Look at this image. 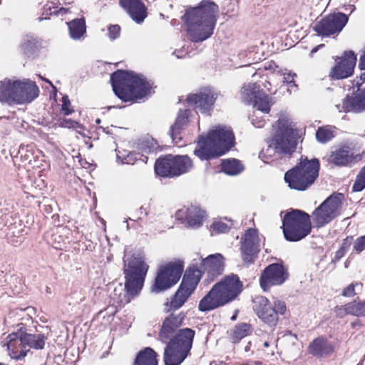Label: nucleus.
Returning <instances> with one entry per match:
<instances>
[{"label":"nucleus","mask_w":365,"mask_h":365,"mask_svg":"<svg viewBox=\"0 0 365 365\" xmlns=\"http://www.w3.org/2000/svg\"><path fill=\"white\" fill-rule=\"evenodd\" d=\"M218 14V6L210 0H202L197 6L186 9L181 19L192 42H202L212 36Z\"/></svg>","instance_id":"obj_1"},{"label":"nucleus","mask_w":365,"mask_h":365,"mask_svg":"<svg viewBox=\"0 0 365 365\" xmlns=\"http://www.w3.org/2000/svg\"><path fill=\"white\" fill-rule=\"evenodd\" d=\"M297 133L289 114L281 112L273 125V135L268 148L262 154L271 157L276 153L280 156H289L297 147Z\"/></svg>","instance_id":"obj_2"},{"label":"nucleus","mask_w":365,"mask_h":365,"mask_svg":"<svg viewBox=\"0 0 365 365\" xmlns=\"http://www.w3.org/2000/svg\"><path fill=\"white\" fill-rule=\"evenodd\" d=\"M113 90L115 95L124 101L142 99L148 96L151 86L140 75L118 70L110 76Z\"/></svg>","instance_id":"obj_3"},{"label":"nucleus","mask_w":365,"mask_h":365,"mask_svg":"<svg viewBox=\"0 0 365 365\" xmlns=\"http://www.w3.org/2000/svg\"><path fill=\"white\" fill-rule=\"evenodd\" d=\"M235 137L230 127L216 126L206 137L200 136L194 153L202 160L225 154L234 145Z\"/></svg>","instance_id":"obj_4"},{"label":"nucleus","mask_w":365,"mask_h":365,"mask_svg":"<svg viewBox=\"0 0 365 365\" xmlns=\"http://www.w3.org/2000/svg\"><path fill=\"white\" fill-rule=\"evenodd\" d=\"M242 283L237 275L225 277L215 284L200 301L198 309L208 312L233 301L242 292Z\"/></svg>","instance_id":"obj_5"},{"label":"nucleus","mask_w":365,"mask_h":365,"mask_svg":"<svg viewBox=\"0 0 365 365\" xmlns=\"http://www.w3.org/2000/svg\"><path fill=\"white\" fill-rule=\"evenodd\" d=\"M123 262L126 293L124 294L123 297L120 296L119 304L122 306L130 302V297L136 296L140 292L149 269L144 257L140 254L133 255L132 257L125 255Z\"/></svg>","instance_id":"obj_6"},{"label":"nucleus","mask_w":365,"mask_h":365,"mask_svg":"<svg viewBox=\"0 0 365 365\" xmlns=\"http://www.w3.org/2000/svg\"><path fill=\"white\" fill-rule=\"evenodd\" d=\"M195 332L190 328L180 329L167 344L163 361L165 365H180L187 358L192 346Z\"/></svg>","instance_id":"obj_7"},{"label":"nucleus","mask_w":365,"mask_h":365,"mask_svg":"<svg viewBox=\"0 0 365 365\" xmlns=\"http://www.w3.org/2000/svg\"><path fill=\"white\" fill-rule=\"evenodd\" d=\"M319 170L318 160L302 158L298 165L285 173L284 180L292 189L305 190L318 177Z\"/></svg>","instance_id":"obj_8"},{"label":"nucleus","mask_w":365,"mask_h":365,"mask_svg":"<svg viewBox=\"0 0 365 365\" xmlns=\"http://www.w3.org/2000/svg\"><path fill=\"white\" fill-rule=\"evenodd\" d=\"M282 228L287 240L291 242L301 240L311 232L310 216L299 210H293L284 215Z\"/></svg>","instance_id":"obj_9"},{"label":"nucleus","mask_w":365,"mask_h":365,"mask_svg":"<svg viewBox=\"0 0 365 365\" xmlns=\"http://www.w3.org/2000/svg\"><path fill=\"white\" fill-rule=\"evenodd\" d=\"M201 277L202 270L194 266L189 267L183 276L180 287L170 302L164 304V311L169 312L182 307L196 289Z\"/></svg>","instance_id":"obj_10"},{"label":"nucleus","mask_w":365,"mask_h":365,"mask_svg":"<svg viewBox=\"0 0 365 365\" xmlns=\"http://www.w3.org/2000/svg\"><path fill=\"white\" fill-rule=\"evenodd\" d=\"M192 165V160L187 155H168L156 160L155 170L158 175L171 178L187 173Z\"/></svg>","instance_id":"obj_11"},{"label":"nucleus","mask_w":365,"mask_h":365,"mask_svg":"<svg viewBox=\"0 0 365 365\" xmlns=\"http://www.w3.org/2000/svg\"><path fill=\"white\" fill-rule=\"evenodd\" d=\"M344 195L336 194L329 196L313 214L314 222L318 227L324 226L340 214Z\"/></svg>","instance_id":"obj_12"},{"label":"nucleus","mask_w":365,"mask_h":365,"mask_svg":"<svg viewBox=\"0 0 365 365\" xmlns=\"http://www.w3.org/2000/svg\"><path fill=\"white\" fill-rule=\"evenodd\" d=\"M182 271L183 267L180 262H170L161 266L152 286V292L158 293L175 284L179 281Z\"/></svg>","instance_id":"obj_13"},{"label":"nucleus","mask_w":365,"mask_h":365,"mask_svg":"<svg viewBox=\"0 0 365 365\" xmlns=\"http://www.w3.org/2000/svg\"><path fill=\"white\" fill-rule=\"evenodd\" d=\"M363 153L351 144L334 148L328 158V161L338 167H352L362 160Z\"/></svg>","instance_id":"obj_14"},{"label":"nucleus","mask_w":365,"mask_h":365,"mask_svg":"<svg viewBox=\"0 0 365 365\" xmlns=\"http://www.w3.org/2000/svg\"><path fill=\"white\" fill-rule=\"evenodd\" d=\"M348 21V16L343 13L328 15L319 21L313 27L319 36H330L339 34Z\"/></svg>","instance_id":"obj_15"},{"label":"nucleus","mask_w":365,"mask_h":365,"mask_svg":"<svg viewBox=\"0 0 365 365\" xmlns=\"http://www.w3.org/2000/svg\"><path fill=\"white\" fill-rule=\"evenodd\" d=\"M217 94L210 88H205L198 93L190 94L187 98L188 105L194 106L197 112L210 115L216 100Z\"/></svg>","instance_id":"obj_16"},{"label":"nucleus","mask_w":365,"mask_h":365,"mask_svg":"<svg viewBox=\"0 0 365 365\" xmlns=\"http://www.w3.org/2000/svg\"><path fill=\"white\" fill-rule=\"evenodd\" d=\"M241 255L245 264L254 262L255 257L259 251V237L255 229H249L242 237L240 246Z\"/></svg>","instance_id":"obj_17"},{"label":"nucleus","mask_w":365,"mask_h":365,"mask_svg":"<svg viewBox=\"0 0 365 365\" xmlns=\"http://www.w3.org/2000/svg\"><path fill=\"white\" fill-rule=\"evenodd\" d=\"M356 62L354 52H345L344 56L339 58L336 65L331 69L329 76L332 79H343L351 76Z\"/></svg>","instance_id":"obj_18"},{"label":"nucleus","mask_w":365,"mask_h":365,"mask_svg":"<svg viewBox=\"0 0 365 365\" xmlns=\"http://www.w3.org/2000/svg\"><path fill=\"white\" fill-rule=\"evenodd\" d=\"M286 279L284 267L279 264H272L263 271L260 277V285L267 291L271 286L282 284Z\"/></svg>","instance_id":"obj_19"},{"label":"nucleus","mask_w":365,"mask_h":365,"mask_svg":"<svg viewBox=\"0 0 365 365\" xmlns=\"http://www.w3.org/2000/svg\"><path fill=\"white\" fill-rule=\"evenodd\" d=\"M6 346L9 356L14 359H21L26 354L24 341V330L22 327L17 331L12 332L6 337Z\"/></svg>","instance_id":"obj_20"},{"label":"nucleus","mask_w":365,"mask_h":365,"mask_svg":"<svg viewBox=\"0 0 365 365\" xmlns=\"http://www.w3.org/2000/svg\"><path fill=\"white\" fill-rule=\"evenodd\" d=\"M16 94L10 96V99L16 101V103H30L38 96V88L36 83L31 81H15Z\"/></svg>","instance_id":"obj_21"},{"label":"nucleus","mask_w":365,"mask_h":365,"mask_svg":"<svg viewBox=\"0 0 365 365\" xmlns=\"http://www.w3.org/2000/svg\"><path fill=\"white\" fill-rule=\"evenodd\" d=\"M254 303V310L258 317L264 323L275 326L278 322V317L269 301L266 297H259L255 300Z\"/></svg>","instance_id":"obj_22"},{"label":"nucleus","mask_w":365,"mask_h":365,"mask_svg":"<svg viewBox=\"0 0 365 365\" xmlns=\"http://www.w3.org/2000/svg\"><path fill=\"white\" fill-rule=\"evenodd\" d=\"M179 219L185 220L189 227H199L206 217L205 212L199 207L190 205L184 207L177 212Z\"/></svg>","instance_id":"obj_23"},{"label":"nucleus","mask_w":365,"mask_h":365,"mask_svg":"<svg viewBox=\"0 0 365 365\" xmlns=\"http://www.w3.org/2000/svg\"><path fill=\"white\" fill-rule=\"evenodd\" d=\"M185 315L181 312L178 314H170L167 317L163 322L159 337L163 342H166L173 336L177 329L183 323Z\"/></svg>","instance_id":"obj_24"},{"label":"nucleus","mask_w":365,"mask_h":365,"mask_svg":"<svg viewBox=\"0 0 365 365\" xmlns=\"http://www.w3.org/2000/svg\"><path fill=\"white\" fill-rule=\"evenodd\" d=\"M224 265V257L218 253L209 255L201 263L203 272H207L212 279L222 274Z\"/></svg>","instance_id":"obj_25"},{"label":"nucleus","mask_w":365,"mask_h":365,"mask_svg":"<svg viewBox=\"0 0 365 365\" xmlns=\"http://www.w3.org/2000/svg\"><path fill=\"white\" fill-rule=\"evenodd\" d=\"M120 6L137 23L143 21L146 17V8L141 0H119Z\"/></svg>","instance_id":"obj_26"},{"label":"nucleus","mask_w":365,"mask_h":365,"mask_svg":"<svg viewBox=\"0 0 365 365\" xmlns=\"http://www.w3.org/2000/svg\"><path fill=\"white\" fill-rule=\"evenodd\" d=\"M190 111L189 110H180L175 124L171 127L170 135L175 144L181 147L180 144L182 137L180 130L187 125Z\"/></svg>","instance_id":"obj_27"},{"label":"nucleus","mask_w":365,"mask_h":365,"mask_svg":"<svg viewBox=\"0 0 365 365\" xmlns=\"http://www.w3.org/2000/svg\"><path fill=\"white\" fill-rule=\"evenodd\" d=\"M346 112H361L365 110V89L354 97H347L343 102Z\"/></svg>","instance_id":"obj_28"},{"label":"nucleus","mask_w":365,"mask_h":365,"mask_svg":"<svg viewBox=\"0 0 365 365\" xmlns=\"http://www.w3.org/2000/svg\"><path fill=\"white\" fill-rule=\"evenodd\" d=\"M70 230L66 227H57L51 235V245L58 250H62L68 243Z\"/></svg>","instance_id":"obj_29"},{"label":"nucleus","mask_w":365,"mask_h":365,"mask_svg":"<svg viewBox=\"0 0 365 365\" xmlns=\"http://www.w3.org/2000/svg\"><path fill=\"white\" fill-rule=\"evenodd\" d=\"M332 351L331 345L324 337L315 339L309 346V351L314 356H323Z\"/></svg>","instance_id":"obj_30"},{"label":"nucleus","mask_w":365,"mask_h":365,"mask_svg":"<svg viewBox=\"0 0 365 365\" xmlns=\"http://www.w3.org/2000/svg\"><path fill=\"white\" fill-rule=\"evenodd\" d=\"M46 337L41 334H29L24 331V341L28 353L31 349H43L45 346Z\"/></svg>","instance_id":"obj_31"},{"label":"nucleus","mask_w":365,"mask_h":365,"mask_svg":"<svg viewBox=\"0 0 365 365\" xmlns=\"http://www.w3.org/2000/svg\"><path fill=\"white\" fill-rule=\"evenodd\" d=\"M16 94L15 81L11 80H4L0 83V101L6 102L9 104L16 103V101L10 99V96Z\"/></svg>","instance_id":"obj_32"},{"label":"nucleus","mask_w":365,"mask_h":365,"mask_svg":"<svg viewBox=\"0 0 365 365\" xmlns=\"http://www.w3.org/2000/svg\"><path fill=\"white\" fill-rule=\"evenodd\" d=\"M135 365H158L156 352L150 347L145 348L137 355Z\"/></svg>","instance_id":"obj_33"},{"label":"nucleus","mask_w":365,"mask_h":365,"mask_svg":"<svg viewBox=\"0 0 365 365\" xmlns=\"http://www.w3.org/2000/svg\"><path fill=\"white\" fill-rule=\"evenodd\" d=\"M259 93H262L258 89L255 83L245 84L242 89V99L247 103H252L259 96Z\"/></svg>","instance_id":"obj_34"},{"label":"nucleus","mask_w":365,"mask_h":365,"mask_svg":"<svg viewBox=\"0 0 365 365\" xmlns=\"http://www.w3.org/2000/svg\"><path fill=\"white\" fill-rule=\"evenodd\" d=\"M68 25L70 36L73 39H79L86 32V24L83 19H74Z\"/></svg>","instance_id":"obj_35"},{"label":"nucleus","mask_w":365,"mask_h":365,"mask_svg":"<svg viewBox=\"0 0 365 365\" xmlns=\"http://www.w3.org/2000/svg\"><path fill=\"white\" fill-rule=\"evenodd\" d=\"M252 332L250 324L242 323L236 325L230 330V335L233 342H237Z\"/></svg>","instance_id":"obj_36"},{"label":"nucleus","mask_w":365,"mask_h":365,"mask_svg":"<svg viewBox=\"0 0 365 365\" xmlns=\"http://www.w3.org/2000/svg\"><path fill=\"white\" fill-rule=\"evenodd\" d=\"M243 170V166L240 162L236 159H228L223 160L222 163V170L230 175H235L240 173Z\"/></svg>","instance_id":"obj_37"},{"label":"nucleus","mask_w":365,"mask_h":365,"mask_svg":"<svg viewBox=\"0 0 365 365\" xmlns=\"http://www.w3.org/2000/svg\"><path fill=\"white\" fill-rule=\"evenodd\" d=\"M117 162L122 164L133 165L137 160V154L126 150L116 149Z\"/></svg>","instance_id":"obj_38"},{"label":"nucleus","mask_w":365,"mask_h":365,"mask_svg":"<svg viewBox=\"0 0 365 365\" xmlns=\"http://www.w3.org/2000/svg\"><path fill=\"white\" fill-rule=\"evenodd\" d=\"M23 225L20 221L15 222L8 226L7 235L9 237H16V240H12L14 244L19 243L22 241L23 239Z\"/></svg>","instance_id":"obj_39"},{"label":"nucleus","mask_w":365,"mask_h":365,"mask_svg":"<svg viewBox=\"0 0 365 365\" xmlns=\"http://www.w3.org/2000/svg\"><path fill=\"white\" fill-rule=\"evenodd\" d=\"M252 103L259 111L268 113L270 110V99L269 98L268 96L263 92L259 93V96Z\"/></svg>","instance_id":"obj_40"},{"label":"nucleus","mask_w":365,"mask_h":365,"mask_svg":"<svg viewBox=\"0 0 365 365\" xmlns=\"http://www.w3.org/2000/svg\"><path fill=\"white\" fill-rule=\"evenodd\" d=\"M347 309L349 314L362 317L365 316V302H357L354 300L351 302L347 303Z\"/></svg>","instance_id":"obj_41"},{"label":"nucleus","mask_w":365,"mask_h":365,"mask_svg":"<svg viewBox=\"0 0 365 365\" xmlns=\"http://www.w3.org/2000/svg\"><path fill=\"white\" fill-rule=\"evenodd\" d=\"M334 137L333 130L331 127L324 126L318 128L316 133L317 140L322 143H326Z\"/></svg>","instance_id":"obj_42"},{"label":"nucleus","mask_w":365,"mask_h":365,"mask_svg":"<svg viewBox=\"0 0 365 365\" xmlns=\"http://www.w3.org/2000/svg\"><path fill=\"white\" fill-rule=\"evenodd\" d=\"M365 188V166L361 168L356 175V180L353 185V191L360 192Z\"/></svg>","instance_id":"obj_43"},{"label":"nucleus","mask_w":365,"mask_h":365,"mask_svg":"<svg viewBox=\"0 0 365 365\" xmlns=\"http://www.w3.org/2000/svg\"><path fill=\"white\" fill-rule=\"evenodd\" d=\"M59 126L63 128H73L76 130L78 133H82L84 130L82 125L76 121L68 118H63L59 121Z\"/></svg>","instance_id":"obj_44"},{"label":"nucleus","mask_w":365,"mask_h":365,"mask_svg":"<svg viewBox=\"0 0 365 365\" xmlns=\"http://www.w3.org/2000/svg\"><path fill=\"white\" fill-rule=\"evenodd\" d=\"M230 223H225L221 220H215L212 225L211 228L213 231L216 232L217 233H225L229 231L232 226V223L230 221H229Z\"/></svg>","instance_id":"obj_45"},{"label":"nucleus","mask_w":365,"mask_h":365,"mask_svg":"<svg viewBox=\"0 0 365 365\" xmlns=\"http://www.w3.org/2000/svg\"><path fill=\"white\" fill-rule=\"evenodd\" d=\"M61 110L66 115H70L73 112V110L71 106V101L67 96L62 97Z\"/></svg>","instance_id":"obj_46"},{"label":"nucleus","mask_w":365,"mask_h":365,"mask_svg":"<svg viewBox=\"0 0 365 365\" xmlns=\"http://www.w3.org/2000/svg\"><path fill=\"white\" fill-rule=\"evenodd\" d=\"M108 30V36L112 40L117 38L120 36V27L117 24L109 26Z\"/></svg>","instance_id":"obj_47"},{"label":"nucleus","mask_w":365,"mask_h":365,"mask_svg":"<svg viewBox=\"0 0 365 365\" xmlns=\"http://www.w3.org/2000/svg\"><path fill=\"white\" fill-rule=\"evenodd\" d=\"M354 249L358 252H361L365 249V236L359 237L355 240Z\"/></svg>","instance_id":"obj_48"},{"label":"nucleus","mask_w":365,"mask_h":365,"mask_svg":"<svg viewBox=\"0 0 365 365\" xmlns=\"http://www.w3.org/2000/svg\"><path fill=\"white\" fill-rule=\"evenodd\" d=\"M355 286L362 287V284L360 283L351 284L345 289H344L342 294L344 297H350L355 294L354 287Z\"/></svg>","instance_id":"obj_49"},{"label":"nucleus","mask_w":365,"mask_h":365,"mask_svg":"<svg viewBox=\"0 0 365 365\" xmlns=\"http://www.w3.org/2000/svg\"><path fill=\"white\" fill-rule=\"evenodd\" d=\"M275 312H277V315L284 314L286 312L287 308L286 304L284 302L277 300L274 302V308Z\"/></svg>","instance_id":"obj_50"},{"label":"nucleus","mask_w":365,"mask_h":365,"mask_svg":"<svg viewBox=\"0 0 365 365\" xmlns=\"http://www.w3.org/2000/svg\"><path fill=\"white\" fill-rule=\"evenodd\" d=\"M349 310L347 309V304L344 306H337L335 308V313L338 317L342 318L345 315L349 314Z\"/></svg>","instance_id":"obj_51"},{"label":"nucleus","mask_w":365,"mask_h":365,"mask_svg":"<svg viewBox=\"0 0 365 365\" xmlns=\"http://www.w3.org/2000/svg\"><path fill=\"white\" fill-rule=\"evenodd\" d=\"M295 76L296 74L292 73L290 71L284 72L283 74V81L287 83H294V79Z\"/></svg>","instance_id":"obj_52"},{"label":"nucleus","mask_w":365,"mask_h":365,"mask_svg":"<svg viewBox=\"0 0 365 365\" xmlns=\"http://www.w3.org/2000/svg\"><path fill=\"white\" fill-rule=\"evenodd\" d=\"M255 116L256 118H257V116L255 114L252 115L251 119L252 123L256 128H262L265 124V121L263 119L257 120V119L255 118Z\"/></svg>","instance_id":"obj_53"},{"label":"nucleus","mask_w":365,"mask_h":365,"mask_svg":"<svg viewBox=\"0 0 365 365\" xmlns=\"http://www.w3.org/2000/svg\"><path fill=\"white\" fill-rule=\"evenodd\" d=\"M148 143L150 144V145H148V148H144V150H143V151L145 153L153 152L155 149L156 143L154 141V140H151V141L148 142Z\"/></svg>","instance_id":"obj_54"},{"label":"nucleus","mask_w":365,"mask_h":365,"mask_svg":"<svg viewBox=\"0 0 365 365\" xmlns=\"http://www.w3.org/2000/svg\"><path fill=\"white\" fill-rule=\"evenodd\" d=\"M359 66L361 70H365V50L364 54L360 58Z\"/></svg>","instance_id":"obj_55"},{"label":"nucleus","mask_w":365,"mask_h":365,"mask_svg":"<svg viewBox=\"0 0 365 365\" xmlns=\"http://www.w3.org/2000/svg\"><path fill=\"white\" fill-rule=\"evenodd\" d=\"M67 12V9L64 8H61L59 10H54L51 11V14H65Z\"/></svg>","instance_id":"obj_56"},{"label":"nucleus","mask_w":365,"mask_h":365,"mask_svg":"<svg viewBox=\"0 0 365 365\" xmlns=\"http://www.w3.org/2000/svg\"><path fill=\"white\" fill-rule=\"evenodd\" d=\"M324 44H320V45H319V46H317L314 47V48L311 51V52H310V56H311V57H312L313 54H314V53H316V52L319 50V48H322V47H324Z\"/></svg>","instance_id":"obj_57"},{"label":"nucleus","mask_w":365,"mask_h":365,"mask_svg":"<svg viewBox=\"0 0 365 365\" xmlns=\"http://www.w3.org/2000/svg\"><path fill=\"white\" fill-rule=\"evenodd\" d=\"M360 81H361V83L365 82V71L360 75Z\"/></svg>","instance_id":"obj_58"},{"label":"nucleus","mask_w":365,"mask_h":365,"mask_svg":"<svg viewBox=\"0 0 365 365\" xmlns=\"http://www.w3.org/2000/svg\"><path fill=\"white\" fill-rule=\"evenodd\" d=\"M269 346H270V344H269V341H264V342L263 343V347H264V348H267V347H269Z\"/></svg>","instance_id":"obj_59"},{"label":"nucleus","mask_w":365,"mask_h":365,"mask_svg":"<svg viewBox=\"0 0 365 365\" xmlns=\"http://www.w3.org/2000/svg\"><path fill=\"white\" fill-rule=\"evenodd\" d=\"M142 157V161L144 162V163H146L147 162V160H148V158L145 157V156H143V155H141Z\"/></svg>","instance_id":"obj_60"},{"label":"nucleus","mask_w":365,"mask_h":365,"mask_svg":"<svg viewBox=\"0 0 365 365\" xmlns=\"http://www.w3.org/2000/svg\"><path fill=\"white\" fill-rule=\"evenodd\" d=\"M276 347V345L274 346V347L271 350L270 352L267 353L268 354H270V355H274V348Z\"/></svg>","instance_id":"obj_61"},{"label":"nucleus","mask_w":365,"mask_h":365,"mask_svg":"<svg viewBox=\"0 0 365 365\" xmlns=\"http://www.w3.org/2000/svg\"><path fill=\"white\" fill-rule=\"evenodd\" d=\"M356 324H359V322H353L351 324L352 327H355V325H356Z\"/></svg>","instance_id":"obj_62"},{"label":"nucleus","mask_w":365,"mask_h":365,"mask_svg":"<svg viewBox=\"0 0 365 365\" xmlns=\"http://www.w3.org/2000/svg\"><path fill=\"white\" fill-rule=\"evenodd\" d=\"M232 11H233V9H228V10L227 11V12H226V13L227 14V13H229V12H232Z\"/></svg>","instance_id":"obj_63"},{"label":"nucleus","mask_w":365,"mask_h":365,"mask_svg":"<svg viewBox=\"0 0 365 365\" xmlns=\"http://www.w3.org/2000/svg\"><path fill=\"white\" fill-rule=\"evenodd\" d=\"M29 46H31V45H33L34 43V42H31V41H29Z\"/></svg>","instance_id":"obj_64"}]
</instances>
